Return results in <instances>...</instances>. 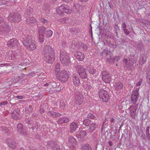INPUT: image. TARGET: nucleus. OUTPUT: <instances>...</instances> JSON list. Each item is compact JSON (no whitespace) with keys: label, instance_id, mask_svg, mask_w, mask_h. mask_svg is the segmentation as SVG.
Listing matches in <instances>:
<instances>
[{"label":"nucleus","instance_id":"29","mask_svg":"<svg viewBox=\"0 0 150 150\" xmlns=\"http://www.w3.org/2000/svg\"><path fill=\"white\" fill-rule=\"evenodd\" d=\"M47 114L49 116H51L53 117H56L60 116L61 114L59 113H57L53 111H48Z\"/></svg>","mask_w":150,"mask_h":150},{"label":"nucleus","instance_id":"27","mask_svg":"<svg viewBox=\"0 0 150 150\" xmlns=\"http://www.w3.org/2000/svg\"><path fill=\"white\" fill-rule=\"evenodd\" d=\"M86 135V132L84 130H81L77 132L76 136L78 138H82L84 137Z\"/></svg>","mask_w":150,"mask_h":150},{"label":"nucleus","instance_id":"2","mask_svg":"<svg viewBox=\"0 0 150 150\" xmlns=\"http://www.w3.org/2000/svg\"><path fill=\"white\" fill-rule=\"evenodd\" d=\"M23 43L28 50L31 51L35 50L37 47L35 42L32 40L30 36H25L23 38Z\"/></svg>","mask_w":150,"mask_h":150},{"label":"nucleus","instance_id":"36","mask_svg":"<svg viewBox=\"0 0 150 150\" xmlns=\"http://www.w3.org/2000/svg\"><path fill=\"white\" fill-rule=\"evenodd\" d=\"M80 123H83L84 125L88 126L91 123V121L90 120L88 119H85L83 120H81Z\"/></svg>","mask_w":150,"mask_h":150},{"label":"nucleus","instance_id":"12","mask_svg":"<svg viewBox=\"0 0 150 150\" xmlns=\"http://www.w3.org/2000/svg\"><path fill=\"white\" fill-rule=\"evenodd\" d=\"M112 52L110 50L105 49L100 53V55L103 57H106L107 60L110 61L112 59Z\"/></svg>","mask_w":150,"mask_h":150},{"label":"nucleus","instance_id":"20","mask_svg":"<svg viewBox=\"0 0 150 150\" xmlns=\"http://www.w3.org/2000/svg\"><path fill=\"white\" fill-rule=\"evenodd\" d=\"M37 20L33 17H29L27 18L26 22L30 26L35 25L37 23Z\"/></svg>","mask_w":150,"mask_h":150},{"label":"nucleus","instance_id":"56","mask_svg":"<svg viewBox=\"0 0 150 150\" xmlns=\"http://www.w3.org/2000/svg\"><path fill=\"white\" fill-rule=\"evenodd\" d=\"M8 103V102L7 101H4L3 102H2L0 103V106L1 105H6Z\"/></svg>","mask_w":150,"mask_h":150},{"label":"nucleus","instance_id":"44","mask_svg":"<svg viewBox=\"0 0 150 150\" xmlns=\"http://www.w3.org/2000/svg\"><path fill=\"white\" fill-rule=\"evenodd\" d=\"M53 150H60V146L57 144L54 145L53 147Z\"/></svg>","mask_w":150,"mask_h":150},{"label":"nucleus","instance_id":"62","mask_svg":"<svg viewBox=\"0 0 150 150\" xmlns=\"http://www.w3.org/2000/svg\"><path fill=\"white\" fill-rule=\"evenodd\" d=\"M120 59V57L118 56H116L114 57V60H115L117 61Z\"/></svg>","mask_w":150,"mask_h":150},{"label":"nucleus","instance_id":"1","mask_svg":"<svg viewBox=\"0 0 150 150\" xmlns=\"http://www.w3.org/2000/svg\"><path fill=\"white\" fill-rule=\"evenodd\" d=\"M42 53L44 56V59L45 62L52 63L54 61V51L49 45H46Z\"/></svg>","mask_w":150,"mask_h":150},{"label":"nucleus","instance_id":"31","mask_svg":"<svg viewBox=\"0 0 150 150\" xmlns=\"http://www.w3.org/2000/svg\"><path fill=\"white\" fill-rule=\"evenodd\" d=\"M123 84L121 82H116L115 85V90H118L122 89L123 87Z\"/></svg>","mask_w":150,"mask_h":150},{"label":"nucleus","instance_id":"38","mask_svg":"<svg viewBox=\"0 0 150 150\" xmlns=\"http://www.w3.org/2000/svg\"><path fill=\"white\" fill-rule=\"evenodd\" d=\"M45 34H46V37L48 38L52 35L53 32L51 30H48L46 31Z\"/></svg>","mask_w":150,"mask_h":150},{"label":"nucleus","instance_id":"42","mask_svg":"<svg viewBox=\"0 0 150 150\" xmlns=\"http://www.w3.org/2000/svg\"><path fill=\"white\" fill-rule=\"evenodd\" d=\"M39 21L45 24H47L49 23V21L47 19H44L43 18H39Z\"/></svg>","mask_w":150,"mask_h":150},{"label":"nucleus","instance_id":"9","mask_svg":"<svg viewBox=\"0 0 150 150\" xmlns=\"http://www.w3.org/2000/svg\"><path fill=\"white\" fill-rule=\"evenodd\" d=\"M46 30V27L43 26L39 27L38 28L39 39L40 42H42L44 41V35L45 34Z\"/></svg>","mask_w":150,"mask_h":150},{"label":"nucleus","instance_id":"18","mask_svg":"<svg viewBox=\"0 0 150 150\" xmlns=\"http://www.w3.org/2000/svg\"><path fill=\"white\" fill-rule=\"evenodd\" d=\"M18 130L19 133L23 135H27L26 129L21 123H18L17 125Z\"/></svg>","mask_w":150,"mask_h":150},{"label":"nucleus","instance_id":"6","mask_svg":"<svg viewBox=\"0 0 150 150\" xmlns=\"http://www.w3.org/2000/svg\"><path fill=\"white\" fill-rule=\"evenodd\" d=\"M99 98L103 102H107L110 99V97L107 91L103 89H100L98 92Z\"/></svg>","mask_w":150,"mask_h":150},{"label":"nucleus","instance_id":"26","mask_svg":"<svg viewBox=\"0 0 150 150\" xmlns=\"http://www.w3.org/2000/svg\"><path fill=\"white\" fill-rule=\"evenodd\" d=\"M97 125L94 123H92L90 125L89 128L87 129V131L88 133H91L93 132L95 130L97 127Z\"/></svg>","mask_w":150,"mask_h":150},{"label":"nucleus","instance_id":"13","mask_svg":"<svg viewBox=\"0 0 150 150\" xmlns=\"http://www.w3.org/2000/svg\"><path fill=\"white\" fill-rule=\"evenodd\" d=\"M137 108L136 106L132 105L128 109L130 112V115L133 119H135L137 115V113L136 112Z\"/></svg>","mask_w":150,"mask_h":150},{"label":"nucleus","instance_id":"41","mask_svg":"<svg viewBox=\"0 0 150 150\" xmlns=\"http://www.w3.org/2000/svg\"><path fill=\"white\" fill-rule=\"evenodd\" d=\"M83 87L84 88L86 89V90H89L92 88L91 86L89 83L84 84L83 85Z\"/></svg>","mask_w":150,"mask_h":150},{"label":"nucleus","instance_id":"49","mask_svg":"<svg viewBox=\"0 0 150 150\" xmlns=\"http://www.w3.org/2000/svg\"><path fill=\"white\" fill-rule=\"evenodd\" d=\"M87 117L91 119H93L95 117V116L92 114L89 113L87 115Z\"/></svg>","mask_w":150,"mask_h":150},{"label":"nucleus","instance_id":"35","mask_svg":"<svg viewBox=\"0 0 150 150\" xmlns=\"http://www.w3.org/2000/svg\"><path fill=\"white\" fill-rule=\"evenodd\" d=\"M69 142L73 145L76 144V141L75 139L72 136H69L68 138Z\"/></svg>","mask_w":150,"mask_h":150},{"label":"nucleus","instance_id":"3","mask_svg":"<svg viewBox=\"0 0 150 150\" xmlns=\"http://www.w3.org/2000/svg\"><path fill=\"white\" fill-rule=\"evenodd\" d=\"M60 60L63 65H68L70 62L69 54L66 52L61 53Z\"/></svg>","mask_w":150,"mask_h":150},{"label":"nucleus","instance_id":"21","mask_svg":"<svg viewBox=\"0 0 150 150\" xmlns=\"http://www.w3.org/2000/svg\"><path fill=\"white\" fill-rule=\"evenodd\" d=\"M75 57L79 61H82L85 58L83 54L79 51H76L74 53Z\"/></svg>","mask_w":150,"mask_h":150},{"label":"nucleus","instance_id":"37","mask_svg":"<svg viewBox=\"0 0 150 150\" xmlns=\"http://www.w3.org/2000/svg\"><path fill=\"white\" fill-rule=\"evenodd\" d=\"M150 127L149 126H147L146 129V138L149 140L150 139Z\"/></svg>","mask_w":150,"mask_h":150},{"label":"nucleus","instance_id":"17","mask_svg":"<svg viewBox=\"0 0 150 150\" xmlns=\"http://www.w3.org/2000/svg\"><path fill=\"white\" fill-rule=\"evenodd\" d=\"M123 61L124 64H126L127 67H129L132 66L135 62L133 57H132L130 58H129V60L125 59L123 60Z\"/></svg>","mask_w":150,"mask_h":150},{"label":"nucleus","instance_id":"5","mask_svg":"<svg viewBox=\"0 0 150 150\" xmlns=\"http://www.w3.org/2000/svg\"><path fill=\"white\" fill-rule=\"evenodd\" d=\"M56 11L57 13L60 15L63 13H69L72 12L71 10L69 9V6L65 4H62L57 8Z\"/></svg>","mask_w":150,"mask_h":150},{"label":"nucleus","instance_id":"50","mask_svg":"<svg viewBox=\"0 0 150 150\" xmlns=\"http://www.w3.org/2000/svg\"><path fill=\"white\" fill-rule=\"evenodd\" d=\"M39 123L37 122H36L35 123V126L34 127H32V128L33 130H34L35 128L36 129H37L38 128H39L40 127L39 126H38V124Z\"/></svg>","mask_w":150,"mask_h":150},{"label":"nucleus","instance_id":"64","mask_svg":"<svg viewBox=\"0 0 150 150\" xmlns=\"http://www.w3.org/2000/svg\"><path fill=\"white\" fill-rule=\"evenodd\" d=\"M20 79H22L25 76V74H21L20 75Z\"/></svg>","mask_w":150,"mask_h":150},{"label":"nucleus","instance_id":"48","mask_svg":"<svg viewBox=\"0 0 150 150\" xmlns=\"http://www.w3.org/2000/svg\"><path fill=\"white\" fill-rule=\"evenodd\" d=\"M33 9L32 8H30L29 9L26 10L27 13L28 15H30L32 13Z\"/></svg>","mask_w":150,"mask_h":150},{"label":"nucleus","instance_id":"25","mask_svg":"<svg viewBox=\"0 0 150 150\" xmlns=\"http://www.w3.org/2000/svg\"><path fill=\"white\" fill-rule=\"evenodd\" d=\"M146 59V55L144 54H141L138 61L139 64L142 65L144 64Z\"/></svg>","mask_w":150,"mask_h":150},{"label":"nucleus","instance_id":"55","mask_svg":"<svg viewBox=\"0 0 150 150\" xmlns=\"http://www.w3.org/2000/svg\"><path fill=\"white\" fill-rule=\"evenodd\" d=\"M147 79L148 83L150 84V75L149 74H147Z\"/></svg>","mask_w":150,"mask_h":150},{"label":"nucleus","instance_id":"53","mask_svg":"<svg viewBox=\"0 0 150 150\" xmlns=\"http://www.w3.org/2000/svg\"><path fill=\"white\" fill-rule=\"evenodd\" d=\"M35 73L34 72H31L30 73L28 74L27 75V76H31V77H33V76H35Z\"/></svg>","mask_w":150,"mask_h":150},{"label":"nucleus","instance_id":"40","mask_svg":"<svg viewBox=\"0 0 150 150\" xmlns=\"http://www.w3.org/2000/svg\"><path fill=\"white\" fill-rule=\"evenodd\" d=\"M60 64H57L55 67V73L56 74H58L60 71Z\"/></svg>","mask_w":150,"mask_h":150},{"label":"nucleus","instance_id":"23","mask_svg":"<svg viewBox=\"0 0 150 150\" xmlns=\"http://www.w3.org/2000/svg\"><path fill=\"white\" fill-rule=\"evenodd\" d=\"M8 54L10 55V57L6 56V59L7 60H14L16 58H17V54L14 52L10 51L8 52Z\"/></svg>","mask_w":150,"mask_h":150},{"label":"nucleus","instance_id":"59","mask_svg":"<svg viewBox=\"0 0 150 150\" xmlns=\"http://www.w3.org/2000/svg\"><path fill=\"white\" fill-rule=\"evenodd\" d=\"M18 68H20L22 69L25 68V67H23V65H22L21 64H18Z\"/></svg>","mask_w":150,"mask_h":150},{"label":"nucleus","instance_id":"19","mask_svg":"<svg viewBox=\"0 0 150 150\" xmlns=\"http://www.w3.org/2000/svg\"><path fill=\"white\" fill-rule=\"evenodd\" d=\"M19 43L16 38L11 39L7 42L8 46L10 48H13L17 46Z\"/></svg>","mask_w":150,"mask_h":150},{"label":"nucleus","instance_id":"43","mask_svg":"<svg viewBox=\"0 0 150 150\" xmlns=\"http://www.w3.org/2000/svg\"><path fill=\"white\" fill-rule=\"evenodd\" d=\"M59 21L61 22L62 23H67L69 21V18L67 17H64V18L59 19Z\"/></svg>","mask_w":150,"mask_h":150},{"label":"nucleus","instance_id":"8","mask_svg":"<svg viewBox=\"0 0 150 150\" xmlns=\"http://www.w3.org/2000/svg\"><path fill=\"white\" fill-rule=\"evenodd\" d=\"M139 88L135 89H134L132 94L131 96V103L133 105H135L138 100L139 97Z\"/></svg>","mask_w":150,"mask_h":150},{"label":"nucleus","instance_id":"45","mask_svg":"<svg viewBox=\"0 0 150 150\" xmlns=\"http://www.w3.org/2000/svg\"><path fill=\"white\" fill-rule=\"evenodd\" d=\"M3 130L4 131V133L7 135H8L10 133V131L7 127H4Z\"/></svg>","mask_w":150,"mask_h":150},{"label":"nucleus","instance_id":"63","mask_svg":"<svg viewBox=\"0 0 150 150\" xmlns=\"http://www.w3.org/2000/svg\"><path fill=\"white\" fill-rule=\"evenodd\" d=\"M16 96L17 98L19 99H22L23 98V96Z\"/></svg>","mask_w":150,"mask_h":150},{"label":"nucleus","instance_id":"61","mask_svg":"<svg viewBox=\"0 0 150 150\" xmlns=\"http://www.w3.org/2000/svg\"><path fill=\"white\" fill-rule=\"evenodd\" d=\"M39 112L41 113H43L44 112L45 110L43 108H41L40 109Z\"/></svg>","mask_w":150,"mask_h":150},{"label":"nucleus","instance_id":"34","mask_svg":"<svg viewBox=\"0 0 150 150\" xmlns=\"http://www.w3.org/2000/svg\"><path fill=\"white\" fill-rule=\"evenodd\" d=\"M81 149L82 150H91L92 148L88 144H83L81 145Z\"/></svg>","mask_w":150,"mask_h":150},{"label":"nucleus","instance_id":"39","mask_svg":"<svg viewBox=\"0 0 150 150\" xmlns=\"http://www.w3.org/2000/svg\"><path fill=\"white\" fill-rule=\"evenodd\" d=\"M79 46L80 47L82 48L84 50H86L87 49L86 45L81 42L79 43Z\"/></svg>","mask_w":150,"mask_h":150},{"label":"nucleus","instance_id":"4","mask_svg":"<svg viewBox=\"0 0 150 150\" xmlns=\"http://www.w3.org/2000/svg\"><path fill=\"white\" fill-rule=\"evenodd\" d=\"M75 69L79 76L82 79H85L87 78V74L86 69L83 68L81 65H78L76 66Z\"/></svg>","mask_w":150,"mask_h":150},{"label":"nucleus","instance_id":"51","mask_svg":"<svg viewBox=\"0 0 150 150\" xmlns=\"http://www.w3.org/2000/svg\"><path fill=\"white\" fill-rule=\"evenodd\" d=\"M143 79L142 78H141L139 79V80L138 82H137L136 84V85L137 86H140L141 85L142 83Z\"/></svg>","mask_w":150,"mask_h":150},{"label":"nucleus","instance_id":"30","mask_svg":"<svg viewBox=\"0 0 150 150\" xmlns=\"http://www.w3.org/2000/svg\"><path fill=\"white\" fill-rule=\"evenodd\" d=\"M49 83L52 87L57 88V91H58L60 90V89L59 88V87H60L61 86L59 84V83L53 82Z\"/></svg>","mask_w":150,"mask_h":150},{"label":"nucleus","instance_id":"10","mask_svg":"<svg viewBox=\"0 0 150 150\" xmlns=\"http://www.w3.org/2000/svg\"><path fill=\"white\" fill-rule=\"evenodd\" d=\"M69 78L68 74L65 70H62L60 72L59 75L57 76V79L61 81H66Z\"/></svg>","mask_w":150,"mask_h":150},{"label":"nucleus","instance_id":"54","mask_svg":"<svg viewBox=\"0 0 150 150\" xmlns=\"http://www.w3.org/2000/svg\"><path fill=\"white\" fill-rule=\"evenodd\" d=\"M123 30L124 32L126 35H128L129 34V32L127 28L123 29Z\"/></svg>","mask_w":150,"mask_h":150},{"label":"nucleus","instance_id":"28","mask_svg":"<svg viewBox=\"0 0 150 150\" xmlns=\"http://www.w3.org/2000/svg\"><path fill=\"white\" fill-rule=\"evenodd\" d=\"M69 121V119L67 117H64L59 118L57 120V122L59 124L67 123Z\"/></svg>","mask_w":150,"mask_h":150},{"label":"nucleus","instance_id":"11","mask_svg":"<svg viewBox=\"0 0 150 150\" xmlns=\"http://www.w3.org/2000/svg\"><path fill=\"white\" fill-rule=\"evenodd\" d=\"M83 95L79 92H76L75 95V102L77 104L81 105L83 101Z\"/></svg>","mask_w":150,"mask_h":150},{"label":"nucleus","instance_id":"46","mask_svg":"<svg viewBox=\"0 0 150 150\" xmlns=\"http://www.w3.org/2000/svg\"><path fill=\"white\" fill-rule=\"evenodd\" d=\"M81 115V114H79L78 115V116L79 117V118H78V119H77V121L78 123H79V124L80 125H81L82 123H80L79 122H81V120H83L82 119V116H81L80 117H80L79 116V115Z\"/></svg>","mask_w":150,"mask_h":150},{"label":"nucleus","instance_id":"15","mask_svg":"<svg viewBox=\"0 0 150 150\" xmlns=\"http://www.w3.org/2000/svg\"><path fill=\"white\" fill-rule=\"evenodd\" d=\"M5 142L8 146L13 149H14L16 147V142L12 138H7L6 139Z\"/></svg>","mask_w":150,"mask_h":150},{"label":"nucleus","instance_id":"32","mask_svg":"<svg viewBox=\"0 0 150 150\" xmlns=\"http://www.w3.org/2000/svg\"><path fill=\"white\" fill-rule=\"evenodd\" d=\"M78 127V125L76 123L74 122L71 123L70 125L71 132L72 133L74 131H75Z\"/></svg>","mask_w":150,"mask_h":150},{"label":"nucleus","instance_id":"52","mask_svg":"<svg viewBox=\"0 0 150 150\" xmlns=\"http://www.w3.org/2000/svg\"><path fill=\"white\" fill-rule=\"evenodd\" d=\"M96 72V70L93 69V68H90V69L89 70V73L90 74H94Z\"/></svg>","mask_w":150,"mask_h":150},{"label":"nucleus","instance_id":"14","mask_svg":"<svg viewBox=\"0 0 150 150\" xmlns=\"http://www.w3.org/2000/svg\"><path fill=\"white\" fill-rule=\"evenodd\" d=\"M102 80L105 83H109L110 82L111 78L109 73L106 71H103L102 73Z\"/></svg>","mask_w":150,"mask_h":150},{"label":"nucleus","instance_id":"22","mask_svg":"<svg viewBox=\"0 0 150 150\" xmlns=\"http://www.w3.org/2000/svg\"><path fill=\"white\" fill-rule=\"evenodd\" d=\"M73 82L74 86H78L80 83L79 79L76 74H74L72 77Z\"/></svg>","mask_w":150,"mask_h":150},{"label":"nucleus","instance_id":"24","mask_svg":"<svg viewBox=\"0 0 150 150\" xmlns=\"http://www.w3.org/2000/svg\"><path fill=\"white\" fill-rule=\"evenodd\" d=\"M19 110L18 109H16L13 112L11 115L14 120H17L19 119Z\"/></svg>","mask_w":150,"mask_h":150},{"label":"nucleus","instance_id":"47","mask_svg":"<svg viewBox=\"0 0 150 150\" xmlns=\"http://www.w3.org/2000/svg\"><path fill=\"white\" fill-rule=\"evenodd\" d=\"M14 79L16 81H18L20 80V76L17 74H15L14 76Z\"/></svg>","mask_w":150,"mask_h":150},{"label":"nucleus","instance_id":"57","mask_svg":"<svg viewBox=\"0 0 150 150\" xmlns=\"http://www.w3.org/2000/svg\"><path fill=\"white\" fill-rule=\"evenodd\" d=\"M136 130L138 133V134H139V132L140 131H142V129L140 128H139L138 126L137 127V128L136 129Z\"/></svg>","mask_w":150,"mask_h":150},{"label":"nucleus","instance_id":"60","mask_svg":"<svg viewBox=\"0 0 150 150\" xmlns=\"http://www.w3.org/2000/svg\"><path fill=\"white\" fill-rule=\"evenodd\" d=\"M60 107L62 108H65V105L64 102H62L60 104Z\"/></svg>","mask_w":150,"mask_h":150},{"label":"nucleus","instance_id":"16","mask_svg":"<svg viewBox=\"0 0 150 150\" xmlns=\"http://www.w3.org/2000/svg\"><path fill=\"white\" fill-rule=\"evenodd\" d=\"M1 24L0 25V31L4 33H7L10 31V29L8 25L3 21Z\"/></svg>","mask_w":150,"mask_h":150},{"label":"nucleus","instance_id":"33","mask_svg":"<svg viewBox=\"0 0 150 150\" xmlns=\"http://www.w3.org/2000/svg\"><path fill=\"white\" fill-rule=\"evenodd\" d=\"M135 46L137 50L140 52H141L144 51V46L142 43H140L139 44H136L135 45Z\"/></svg>","mask_w":150,"mask_h":150},{"label":"nucleus","instance_id":"58","mask_svg":"<svg viewBox=\"0 0 150 150\" xmlns=\"http://www.w3.org/2000/svg\"><path fill=\"white\" fill-rule=\"evenodd\" d=\"M122 28H123V29L127 28V26L125 23H122Z\"/></svg>","mask_w":150,"mask_h":150},{"label":"nucleus","instance_id":"7","mask_svg":"<svg viewBox=\"0 0 150 150\" xmlns=\"http://www.w3.org/2000/svg\"><path fill=\"white\" fill-rule=\"evenodd\" d=\"M9 21L11 22L17 23L21 20V16L19 13H12L10 14L8 17Z\"/></svg>","mask_w":150,"mask_h":150}]
</instances>
